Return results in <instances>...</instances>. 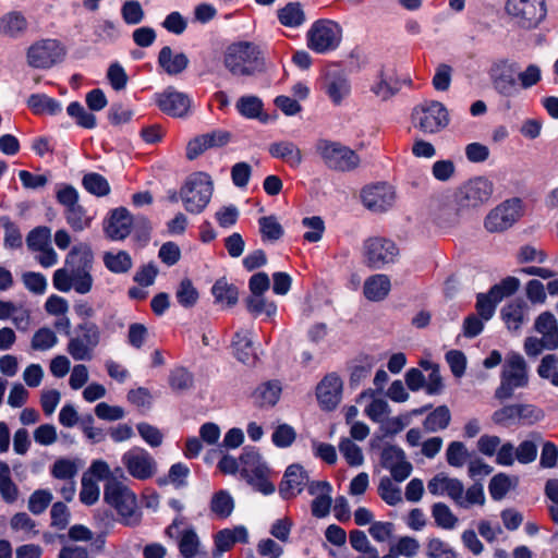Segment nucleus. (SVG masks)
I'll return each instance as SVG.
<instances>
[{
    "mask_svg": "<svg viewBox=\"0 0 558 558\" xmlns=\"http://www.w3.org/2000/svg\"><path fill=\"white\" fill-rule=\"evenodd\" d=\"M234 509V500L227 490H218L210 500V510L219 519H226L231 515Z\"/></svg>",
    "mask_w": 558,
    "mask_h": 558,
    "instance_id": "c9c22d12",
    "label": "nucleus"
},
{
    "mask_svg": "<svg viewBox=\"0 0 558 558\" xmlns=\"http://www.w3.org/2000/svg\"><path fill=\"white\" fill-rule=\"evenodd\" d=\"M376 392L373 389H367L363 391L359 398L357 402L362 401L365 398H369V403L365 407L364 413L365 415L375 423H384L387 416L391 413V408L387 400L383 398H378L375 396Z\"/></svg>",
    "mask_w": 558,
    "mask_h": 558,
    "instance_id": "a878e982",
    "label": "nucleus"
},
{
    "mask_svg": "<svg viewBox=\"0 0 558 558\" xmlns=\"http://www.w3.org/2000/svg\"><path fill=\"white\" fill-rule=\"evenodd\" d=\"M82 184L87 192L98 197L106 196L110 193V185L106 178L96 172L85 174Z\"/></svg>",
    "mask_w": 558,
    "mask_h": 558,
    "instance_id": "09e8293b",
    "label": "nucleus"
},
{
    "mask_svg": "<svg viewBox=\"0 0 558 558\" xmlns=\"http://www.w3.org/2000/svg\"><path fill=\"white\" fill-rule=\"evenodd\" d=\"M271 157L280 159L292 168H298L303 162V154L300 147L291 141H279L269 145Z\"/></svg>",
    "mask_w": 558,
    "mask_h": 558,
    "instance_id": "393cba45",
    "label": "nucleus"
},
{
    "mask_svg": "<svg viewBox=\"0 0 558 558\" xmlns=\"http://www.w3.org/2000/svg\"><path fill=\"white\" fill-rule=\"evenodd\" d=\"M246 307L250 313L257 316L265 313L267 316H271L276 313L277 306L274 302H268L264 295L252 294L246 300Z\"/></svg>",
    "mask_w": 558,
    "mask_h": 558,
    "instance_id": "680f3d73",
    "label": "nucleus"
},
{
    "mask_svg": "<svg viewBox=\"0 0 558 558\" xmlns=\"http://www.w3.org/2000/svg\"><path fill=\"white\" fill-rule=\"evenodd\" d=\"M341 38V26L331 20L314 22L306 34L307 47L317 53L335 50Z\"/></svg>",
    "mask_w": 558,
    "mask_h": 558,
    "instance_id": "1a4fd4ad",
    "label": "nucleus"
},
{
    "mask_svg": "<svg viewBox=\"0 0 558 558\" xmlns=\"http://www.w3.org/2000/svg\"><path fill=\"white\" fill-rule=\"evenodd\" d=\"M277 16L281 25L295 28L301 26L306 17L303 7L300 2H289L277 11Z\"/></svg>",
    "mask_w": 558,
    "mask_h": 558,
    "instance_id": "473e14b6",
    "label": "nucleus"
},
{
    "mask_svg": "<svg viewBox=\"0 0 558 558\" xmlns=\"http://www.w3.org/2000/svg\"><path fill=\"white\" fill-rule=\"evenodd\" d=\"M213 181L205 172L189 175L180 190V196L189 213L199 214L208 205L213 195Z\"/></svg>",
    "mask_w": 558,
    "mask_h": 558,
    "instance_id": "423d86ee",
    "label": "nucleus"
},
{
    "mask_svg": "<svg viewBox=\"0 0 558 558\" xmlns=\"http://www.w3.org/2000/svg\"><path fill=\"white\" fill-rule=\"evenodd\" d=\"M428 492L434 496L449 497L457 507L469 509L473 506H484L486 498L483 485L474 483L464 494L463 483L454 477H449L445 473H438L427 483Z\"/></svg>",
    "mask_w": 558,
    "mask_h": 558,
    "instance_id": "f03ea898",
    "label": "nucleus"
},
{
    "mask_svg": "<svg viewBox=\"0 0 558 558\" xmlns=\"http://www.w3.org/2000/svg\"><path fill=\"white\" fill-rule=\"evenodd\" d=\"M517 484V477L511 478L505 473H498L490 478L488 490L494 500H501Z\"/></svg>",
    "mask_w": 558,
    "mask_h": 558,
    "instance_id": "a19ab883",
    "label": "nucleus"
},
{
    "mask_svg": "<svg viewBox=\"0 0 558 558\" xmlns=\"http://www.w3.org/2000/svg\"><path fill=\"white\" fill-rule=\"evenodd\" d=\"M391 289L390 279L387 275L376 274L368 277L363 286L364 296L373 302L384 300Z\"/></svg>",
    "mask_w": 558,
    "mask_h": 558,
    "instance_id": "bb28decb",
    "label": "nucleus"
},
{
    "mask_svg": "<svg viewBox=\"0 0 558 558\" xmlns=\"http://www.w3.org/2000/svg\"><path fill=\"white\" fill-rule=\"evenodd\" d=\"M537 375L548 380L554 387H558V356L556 354L543 356L537 366Z\"/></svg>",
    "mask_w": 558,
    "mask_h": 558,
    "instance_id": "49530a36",
    "label": "nucleus"
},
{
    "mask_svg": "<svg viewBox=\"0 0 558 558\" xmlns=\"http://www.w3.org/2000/svg\"><path fill=\"white\" fill-rule=\"evenodd\" d=\"M104 264L111 272L114 274H125L133 266L132 258L125 251H119L118 253H105Z\"/></svg>",
    "mask_w": 558,
    "mask_h": 558,
    "instance_id": "58836bf2",
    "label": "nucleus"
},
{
    "mask_svg": "<svg viewBox=\"0 0 558 558\" xmlns=\"http://www.w3.org/2000/svg\"><path fill=\"white\" fill-rule=\"evenodd\" d=\"M158 64L169 75L182 73L189 65V59L184 53L173 54L172 49L165 46L159 51Z\"/></svg>",
    "mask_w": 558,
    "mask_h": 558,
    "instance_id": "cd10ccee",
    "label": "nucleus"
},
{
    "mask_svg": "<svg viewBox=\"0 0 558 558\" xmlns=\"http://www.w3.org/2000/svg\"><path fill=\"white\" fill-rule=\"evenodd\" d=\"M307 490L314 496L311 504L312 515L318 519L327 517L332 504L331 485L326 481H314L308 483Z\"/></svg>",
    "mask_w": 558,
    "mask_h": 558,
    "instance_id": "412c9836",
    "label": "nucleus"
},
{
    "mask_svg": "<svg viewBox=\"0 0 558 558\" xmlns=\"http://www.w3.org/2000/svg\"><path fill=\"white\" fill-rule=\"evenodd\" d=\"M133 226V218L124 207L116 208L110 211V216L105 221V233L114 241H121L129 236Z\"/></svg>",
    "mask_w": 558,
    "mask_h": 558,
    "instance_id": "4be33fe9",
    "label": "nucleus"
},
{
    "mask_svg": "<svg viewBox=\"0 0 558 558\" xmlns=\"http://www.w3.org/2000/svg\"><path fill=\"white\" fill-rule=\"evenodd\" d=\"M122 463L129 474L136 480L145 481L156 473L157 464L148 451L134 447L122 456Z\"/></svg>",
    "mask_w": 558,
    "mask_h": 558,
    "instance_id": "dca6fc26",
    "label": "nucleus"
},
{
    "mask_svg": "<svg viewBox=\"0 0 558 558\" xmlns=\"http://www.w3.org/2000/svg\"><path fill=\"white\" fill-rule=\"evenodd\" d=\"M527 304L524 301L515 300L501 310V317L508 329L518 331L527 318Z\"/></svg>",
    "mask_w": 558,
    "mask_h": 558,
    "instance_id": "c85d7f7f",
    "label": "nucleus"
},
{
    "mask_svg": "<svg viewBox=\"0 0 558 558\" xmlns=\"http://www.w3.org/2000/svg\"><path fill=\"white\" fill-rule=\"evenodd\" d=\"M527 383V366L524 359L518 353H511L504 364L500 386L495 391V398L501 401L509 399L515 389L525 387Z\"/></svg>",
    "mask_w": 558,
    "mask_h": 558,
    "instance_id": "0eeeda50",
    "label": "nucleus"
},
{
    "mask_svg": "<svg viewBox=\"0 0 558 558\" xmlns=\"http://www.w3.org/2000/svg\"><path fill=\"white\" fill-rule=\"evenodd\" d=\"M363 205L373 213H384L395 203V191L387 183H377L362 190Z\"/></svg>",
    "mask_w": 558,
    "mask_h": 558,
    "instance_id": "a211bd4d",
    "label": "nucleus"
},
{
    "mask_svg": "<svg viewBox=\"0 0 558 558\" xmlns=\"http://www.w3.org/2000/svg\"><path fill=\"white\" fill-rule=\"evenodd\" d=\"M308 483L306 471L300 464L288 466L279 486V493L284 499L299 495Z\"/></svg>",
    "mask_w": 558,
    "mask_h": 558,
    "instance_id": "5701e85b",
    "label": "nucleus"
},
{
    "mask_svg": "<svg viewBox=\"0 0 558 558\" xmlns=\"http://www.w3.org/2000/svg\"><path fill=\"white\" fill-rule=\"evenodd\" d=\"M518 405V422L523 425H532L541 422L545 417L544 411L530 403H517Z\"/></svg>",
    "mask_w": 558,
    "mask_h": 558,
    "instance_id": "13d9d810",
    "label": "nucleus"
},
{
    "mask_svg": "<svg viewBox=\"0 0 558 558\" xmlns=\"http://www.w3.org/2000/svg\"><path fill=\"white\" fill-rule=\"evenodd\" d=\"M64 49L56 39H43L32 45L27 50L28 64L37 69H48L61 61Z\"/></svg>",
    "mask_w": 558,
    "mask_h": 558,
    "instance_id": "2eb2a0df",
    "label": "nucleus"
},
{
    "mask_svg": "<svg viewBox=\"0 0 558 558\" xmlns=\"http://www.w3.org/2000/svg\"><path fill=\"white\" fill-rule=\"evenodd\" d=\"M432 517L434 518L437 526L444 530H452L459 522L458 517L445 502H435L432 506Z\"/></svg>",
    "mask_w": 558,
    "mask_h": 558,
    "instance_id": "79ce46f5",
    "label": "nucleus"
},
{
    "mask_svg": "<svg viewBox=\"0 0 558 558\" xmlns=\"http://www.w3.org/2000/svg\"><path fill=\"white\" fill-rule=\"evenodd\" d=\"M169 385L175 391L187 390L193 386V375L184 367H175L170 372Z\"/></svg>",
    "mask_w": 558,
    "mask_h": 558,
    "instance_id": "69168bd1",
    "label": "nucleus"
},
{
    "mask_svg": "<svg viewBox=\"0 0 558 558\" xmlns=\"http://www.w3.org/2000/svg\"><path fill=\"white\" fill-rule=\"evenodd\" d=\"M64 217L68 225L76 232L89 228L93 220V218L87 215L86 209L80 204L64 209Z\"/></svg>",
    "mask_w": 558,
    "mask_h": 558,
    "instance_id": "37998d69",
    "label": "nucleus"
},
{
    "mask_svg": "<svg viewBox=\"0 0 558 558\" xmlns=\"http://www.w3.org/2000/svg\"><path fill=\"white\" fill-rule=\"evenodd\" d=\"M315 150L324 163L332 170L351 171L360 165L357 154L339 142L318 140L315 144Z\"/></svg>",
    "mask_w": 558,
    "mask_h": 558,
    "instance_id": "6e6552de",
    "label": "nucleus"
},
{
    "mask_svg": "<svg viewBox=\"0 0 558 558\" xmlns=\"http://www.w3.org/2000/svg\"><path fill=\"white\" fill-rule=\"evenodd\" d=\"M494 192V184L485 177H476L465 182L456 193L460 208H477L486 204Z\"/></svg>",
    "mask_w": 558,
    "mask_h": 558,
    "instance_id": "ddd939ff",
    "label": "nucleus"
},
{
    "mask_svg": "<svg viewBox=\"0 0 558 558\" xmlns=\"http://www.w3.org/2000/svg\"><path fill=\"white\" fill-rule=\"evenodd\" d=\"M463 209L464 208H460L457 203L439 204L434 211V219L440 227H451L459 222Z\"/></svg>",
    "mask_w": 558,
    "mask_h": 558,
    "instance_id": "f704fd0d",
    "label": "nucleus"
},
{
    "mask_svg": "<svg viewBox=\"0 0 558 558\" xmlns=\"http://www.w3.org/2000/svg\"><path fill=\"white\" fill-rule=\"evenodd\" d=\"M413 125L424 133H437L449 123L446 107L436 100L424 101L412 112Z\"/></svg>",
    "mask_w": 558,
    "mask_h": 558,
    "instance_id": "9d476101",
    "label": "nucleus"
},
{
    "mask_svg": "<svg viewBox=\"0 0 558 558\" xmlns=\"http://www.w3.org/2000/svg\"><path fill=\"white\" fill-rule=\"evenodd\" d=\"M470 453L465 445L461 441H452L449 444L446 451V459L449 465L461 468L466 462Z\"/></svg>",
    "mask_w": 558,
    "mask_h": 558,
    "instance_id": "052dcab7",
    "label": "nucleus"
},
{
    "mask_svg": "<svg viewBox=\"0 0 558 558\" xmlns=\"http://www.w3.org/2000/svg\"><path fill=\"white\" fill-rule=\"evenodd\" d=\"M450 420L449 409L446 405H440L426 416L423 425L427 432L434 433L445 429L449 425Z\"/></svg>",
    "mask_w": 558,
    "mask_h": 558,
    "instance_id": "c03bdc74",
    "label": "nucleus"
},
{
    "mask_svg": "<svg viewBox=\"0 0 558 558\" xmlns=\"http://www.w3.org/2000/svg\"><path fill=\"white\" fill-rule=\"evenodd\" d=\"M381 466L390 472L393 481L401 483L412 473L413 465L407 459L404 451L397 446H387L380 456Z\"/></svg>",
    "mask_w": 558,
    "mask_h": 558,
    "instance_id": "f3484780",
    "label": "nucleus"
},
{
    "mask_svg": "<svg viewBox=\"0 0 558 558\" xmlns=\"http://www.w3.org/2000/svg\"><path fill=\"white\" fill-rule=\"evenodd\" d=\"M236 109L242 116L248 119H255L258 118L262 112L263 102L256 96H243L238 100Z\"/></svg>",
    "mask_w": 558,
    "mask_h": 558,
    "instance_id": "e2e57ef3",
    "label": "nucleus"
},
{
    "mask_svg": "<svg viewBox=\"0 0 558 558\" xmlns=\"http://www.w3.org/2000/svg\"><path fill=\"white\" fill-rule=\"evenodd\" d=\"M104 500L117 511L120 523L131 527L141 523L142 512L136 495L122 481L109 478L104 487Z\"/></svg>",
    "mask_w": 558,
    "mask_h": 558,
    "instance_id": "20e7f679",
    "label": "nucleus"
},
{
    "mask_svg": "<svg viewBox=\"0 0 558 558\" xmlns=\"http://www.w3.org/2000/svg\"><path fill=\"white\" fill-rule=\"evenodd\" d=\"M281 393V385L277 380L263 383L253 393L254 402L258 407H274Z\"/></svg>",
    "mask_w": 558,
    "mask_h": 558,
    "instance_id": "7c9ffc66",
    "label": "nucleus"
},
{
    "mask_svg": "<svg viewBox=\"0 0 558 558\" xmlns=\"http://www.w3.org/2000/svg\"><path fill=\"white\" fill-rule=\"evenodd\" d=\"M27 21L20 12H10L0 19V34L16 38L25 33Z\"/></svg>",
    "mask_w": 558,
    "mask_h": 558,
    "instance_id": "2f4dec72",
    "label": "nucleus"
},
{
    "mask_svg": "<svg viewBox=\"0 0 558 558\" xmlns=\"http://www.w3.org/2000/svg\"><path fill=\"white\" fill-rule=\"evenodd\" d=\"M240 464L243 477L257 472V470L267 468V465L260 461L259 453L254 449H244L240 456Z\"/></svg>",
    "mask_w": 558,
    "mask_h": 558,
    "instance_id": "3c124183",
    "label": "nucleus"
},
{
    "mask_svg": "<svg viewBox=\"0 0 558 558\" xmlns=\"http://www.w3.org/2000/svg\"><path fill=\"white\" fill-rule=\"evenodd\" d=\"M342 380L336 374L326 375L317 385L316 396L324 410H333L341 400Z\"/></svg>",
    "mask_w": 558,
    "mask_h": 558,
    "instance_id": "aec40b11",
    "label": "nucleus"
},
{
    "mask_svg": "<svg viewBox=\"0 0 558 558\" xmlns=\"http://www.w3.org/2000/svg\"><path fill=\"white\" fill-rule=\"evenodd\" d=\"M156 104L163 113L174 118L185 117L191 108L190 97L173 87H168L162 93L157 94Z\"/></svg>",
    "mask_w": 558,
    "mask_h": 558,
    "instance_id": "6ab92c4d",
    "label": "nucleus"
},
{
    "mask_svg": "<svg viewBox=\"0 0 558 558\" xmlns=\"http://www.w3.org/2000/svg\"><path fill=\"white\" fill-rule=\"evenodd\" d=\"M101 341V329L92 320H83L70 337L66 352L74 361H90Z\"/></svg>",
    "mask_w": 558,
    "mask_h": 558,
    "instance_id": "39448f33",
    "label": "nucleus"
},
{
    "mask_svg": "<svg viewBox=\"0 0 558 558\" xmlns=\"http://www.w3.org/2000/svg\"><path fill=\"white\" fill-rule=\"evenodd\" d=\"M399 90L398 82H393L384 71L379 73V81L372 86V92L383 100H387Z\"/></svg>",
    "mask_w": 558,
    "mask_h": 558,
    "instance_id": "6e6d98bb",
    "label": "nucleus"
},
{
    "mask_svg": "<svg viewBox=\"0 0 558 558\" xmlns=\"http://www.w3.org/2000/svg\"><path fill=\"white\" fill-rule=\"evenodd\" d=\"M522 216V202L520 198L507 199L492 209L484 220L488 232H502L509 229Z\"/></svg>",
    "mask_w": 558,
    "mask_h": 558,
    "instance_id": "4468645a",
    "label": "nucleus"
},
{
    "mask_svg": "<svg viewBox=\"0 0 558 558\" xmlns=\"http://www.w3.org/2000/svg\"><path fill=\"white\" fill-rule=\"evenodd\" d=\"M259 232L264 241H278L284 233L282 226L275 216H265L258 219Z\"/></svg>",
    "mask_w": 558,
    "mask_h": 558,
    "instance_id": "de8ad7c7",
    "label": "nucleus"
},
{
    "mask_svg": "<svg viewBox=\"0 0 558 558\" xmlns=\"http://www.w3.org/2000/svg\"><path fill=\"white\" fill-rule=\"evenodd\" d=\"M339 450L351 466L363 464L364 457L361 448L350 438H343L339 444Z\"/></svg>",
    "mask_w": 558,
    "mask_h": 558,
    "instance_id": "bf43d9fd",
    "label": "nucleus"
},
{
    "mask_svg": "<svg viewBox=\"0 0 558 558\" xmlns=\"http://www.w3.org/2000/svg\"><path fill=\"white\" fill-rule=\"evenodd\" d=\"M175 299L184 307H192L196 304L198 292L190 279H183L180 282L175 291Z\"/></svg>",
    "mask_w": 558,
    "mask_h": 558,
    "instance_id": "5fc2aeb1",
    "label": "nucleus"
},
{
    "mask_svg": "<svg viewBox=\"0 0 558 558\" xmlns=\"http://www.w3.org/2000/svg\"><path fill=\"white\" fill-rule=\"evenodd\" d=\"M211 292L219 304L233 306L238 302L239 292L236 287L228 283L225 279L217 280L213 286Z\"/></svg>",
    "mask_w": 558,
    "mask_h": 558,
    "instance_id": "ea45409f",
    "label": "nucleus"
},
{
    "mask_svg": "<svg viewBox=\"0 0 558 558\" xmlns=\"http://www.w3.org/2000/svg\"><path fill=\"white\" fill-rule=\"evenodd\" d=\"M530 437L515 448V458L522 464L531 463L536 459L538 444L542 441V436L538 433H532Z\"/></svg>",
    "mask_w": 558,
    "mask_h": 558,
    "instance_id": "e433bc0d",
    "label": "nucleus"
},
{
    "mask_svg": "<svg viewBox=\"0 0 558 558\" xmlns=\"http://www.w3.org/2000/svg\"><path fill=\"white\" fill-rule=\"evenodd\" d=\"M201 542L194 529L182 532L179 541V550L184 558H193L199 551Z\"/></svg>",
    "mask_w": 558,
    "mask_h": 558,
    "instance_id": "8fccbe9b",
    "label": "nucleus"
},
{
    "mask_svg": "<svg viewBox=\"0 0 558 558\" xmlns=\"http://www.w3.org/2000/svg\"><path fill=\"white\" fill-rule=\"evenodd\" d=\"M223 63L235 76H252L264 70L265 56L257 44L238 41L227 48Z\"/></svg>",
    "mask_w": 558,
    "mask_h": 558,
    "instance_id": "7ed1b4c3",
    "label": "nucleus"
},
{
    "mask_svg": "<svg viewBox=\"0 0 558 558\" xmlns=\"http://www.w3.org/2000/svg\"><path fill=\"white\" fill-rule=\"evenodd\" d=\"M393 478L384 476L378 484V495L389 506H396L402 502V492L399 486L393 484Z\"/></svg>",
    "mask_w": 558,
    "mask_h": 558,
    "instance_id": "a18cd8bd",
    "label": "nucleus"
},
{
    "mask_svg": "<svg viewBox=\"0 0 558 558\" xmlns=\"http://www.w3.org/2000/svg\"><path fill=\"white\" fill-rule=\"evenodd\" d=\"M57 342L56 333L50 328L43 327L34 333L31 347L36 351H46L54 347Z\"/></svg>",
    "mask_w": 558,
    "mask_h": 558,
    "instance_id": "4d7b16f0",
    "label": "nucleus"
},
{
    "mask_svg": "<svg viewBox=\"0 0 558 558\" xmlns=\"http://www.w3.org/2000/svg\"><path fill=\"white\" fill-rule=\"evenodd\" d=\"M350 90V82L345 76L335 74L327 77L326 93L335 105H340Z\"/></svg>",
    "mask_w": 558,
    "mask_h": 558,
    "instance_id": "72a5a7b5",
    "label": "nucleus"
},
{
    "mask_svg": "<svg viewBox=\"0 0 558 558\" xmlns=\"http://www.w3.org/2000/svg\"><path fill=\"white\" fill-rule=\"evenodd\" d=\"M94 254L87 244L75 245L66 255L64 267L54 271L53 287L61 292L72 289L78 294H87L93 288L92 269Z\"/></svg>",
    "mask_w": 558,
    "mask_h": 558,
    "instance_id": "f257e3e1",
    "label": "nucleus"
},
{
    "mask_svg": "<svg viewBox=\"0 0 558 558\" xmlns=\"http://www.w3.org/2000/svg\"><path fill=\"white\" fill-rule=\"evenodd\" d=\"M235 357L246 365L255 364L257 356L253 350L248 331H238L232 341Z\"/></svg>",
    "mask_w": 558,
    "mask_h": 558,
    "instance_id": "c756f323",
    "label": "nucleus"
},
{
    "mask_svg": "<svg viewBox=\"0 0 558 558\" xmlns=\"http://www.w3.org/2000/svg\"><path fill=\"white\" fill-rule=\"evenodd\" d=\"M121 15L126 24L136 25L143 21L145 13L138 1L130 0L122 4Z\"/></svg>",
    "mask_w": 558,
    "mask_h": 558,
    "instance_id": "774afa93",
    "label": "nucleus"
},
{
    "mask_svg": "<svg viewBox=\"0 0 558 558\" xmlns=\"http://www.w3.org/2000/svg\"><path fill=\"white\" fill-rule=\"evenodd\" d=\"M428 558H457L456 551L440 538H430L426 545Z\"/></svg>",
    "mask_w": 558,
    "mask_h": 558,
    "instance_id": "338daca9",
    "label": "nucleus"
},
{
    "mask_svg": "<svg viewBox=\"0 0 558 558\" xmlns=\"http://www.w3.org/2000/svg\"><path fill=\"white\" fill-rule=\"evenodd\" d=\"M27 106L35 114H56L61 111L60 104L44 94H33L27 99Z\"/></svg>",
    "mask_w": 558,
    "mask_h": 558,
    "instance_id": "4c0bfd02",
    "label": "nucleus"
},
{
    "mask_svg": "<svg viewBox=\"0 0 558 558\" xmlns=\"http://www.w3.org/2000/svg\"><path fill=\"white\" fill-rule=\"evenodd\" d=\"M493 85L495 89L505 96H510L515 88V81L509 70L502 69L500 72L494 70Z\"/></svg>",
    "mask_w": 558,
    "mask_h": 558,
    "instance_id": "864d4df0",
    "label": "nucleus"
},
{
    "mask_svg": "<svg viewBox=\"0 0 558 558\" xmlns=\"http://www.w3.org/2000/svg\"><path fill=\"white\" fill-rule=\"evenodd\" d=\"M27 247L36 252L47 248L51 245V230L48 227H37L33 229L26 238Z\"/></svg>",
    "mask_w": 558,
    "mask_h": 558,
    "instance_id": "603ef678",
    "label": "nucleus"
},
{
    "mask_svg": "<svg viewBox=\"0 0 558 558\" xmlns=\"http://www.w3.org/2000/svg\"><path fill=\"white\" fill-rule=\"evenodd\" d=\"M507 15L524 28L537 26L546 16L545 0H507Z\"/></svg>",
    "mask_w": 558,
    "mask_h": 558,
    "instance_id": "9b49d317",
    "label": "nucleus"
},
{
    "mask_svg": "<svg viewBox=\"0 0 558 558\" xmlns=\"http://www.w3.org/2000/svg\"><path fill=\"white\" fill-rule=\"evenodd\" d=\"M69 116L76 120V123L85 129H94L96 126V117L87 112L80 102H71L66 109Z\"/></svg>",
    "mask_w": 558,
    "mask_h": 558,
    "instance_id": "0e129e2a",
    "label": "nucleus"
},
{
    "mask_svg": "<svg viewBox=\"0 0 558 558\" xmlns=\"http://www.w3.org/2000/svg\"><path fill=\"white\" fill-rule=\"evenodd\" d=\"M534 330L547 342L548 350L558 349V322L551 312H543L536 317Z\"/></svg>",
    "mask_w": 558,
    "mask_h": 558,
    "instance_id": "b1692460",
    "label": "nucleus"
},
{
    "mask_svg": "<svg viewBox=\"0 0 558 558\" xmlns=\"http://www.w3.org/2000/svg\"><path fill=\"white\" fill-rule=\"evenodd\" d=\"M399 248L396 243L381 236L368 238L363 243L364 263L372 269H383L398 259Z\"/></svg>",
    "mask_w": 558,
    "mask_h": 558,
    "instance_id": "f8f14e48",
    "label": "nucleus"
}]
</instances>
